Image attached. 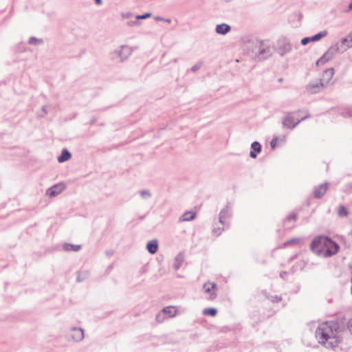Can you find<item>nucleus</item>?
<instances>
[{
	"instance_id": "6ab92c4d",
	"label": "nucleus",
	"mask_w": 352,
	"mask_h": 352,
	"mask_svg": "<svg viewBox=\"0 0 352 352\" xmlns=\"http://www.w3.org/2000/svg\"><path fill=\"white\" fill-rule=\"evenodd\" d=\"M12 52H14V54L18 55L16 58H17V60H19V56L22 52L21 43H18L16 46H14L13 47Z\"/></svg>"
},
{
	"instance_id": "20e7f679",
	"label": "nucleus",
	"mask_w": 352,
	"mask_h": 352,
	"mask_svg": "<svg viewBox=\"0 0 352 352\" xmlns=\"http://www.w3.org/2000/svg\"><path fill=\"white\" fill-rule=\"evenodd\" d=\"M204 289L206 293L209 294L208 298L213 300L217 297V285L214 283L207 282L204 285Z\"/></svg>"
},
{
	"instance_id": "bb28decb",
	"label": "nucleus",
	"mask_w": 352,
	"mask_h": 352,
	"mask_svg": "<svg viewBox=\"0 0 352 352\" xmlns=\"http://www.w3.org/2000/svg\"><path fill=\"white\" fill-rule=\"evenodd\" d=\"M156 319L158 322H162V320L161 319V316L160 315H157V317H156Z\"/></svg>"
},
{
	"instance_id": "f03ea898",
	"label": "nucleus",
	"mask_w": 352,
	"mask_h": 352,
	"mask_svg": "<svg viewBox=\"0 0 352 352\" xmlns=\"http://www.w3.org/2000/svg\"><path fill=\"white\" fill-rule=\"evenodd\" d=\"M311 251L318 256L329 258L336 255L340 251V245L330 237L319 234L314 237L309 244Z\"/></svg>"
},
{
	"instance_id": "f257e3e1",
	"label": "nucleus",
	"mask_w": 352,
	"mask_h": 352,
	"mask_svg": "<svg viewBox=\"0 0 352 352\" xmlns=\"http://www.w3.org/2000/svg\"><path fill=\"white\" fill-rule=\"evenodd\" d=\"M318 342L326 347L335 348L342 340V332L336 322H323L316 331Z\"/></svg>"
},
{
	"instance_id": "a211bd4d",
	"label": "nucleus",
	"mask_w": 352,
	"mask_h": 352,
	"mask_svg": "<svg viewBox=\"0 0 352 352\" xmlns=\"http://www.w3.org/2000/svg\"><path fill=\"white\" fill-rule=\"evenodd\" d=\"M338 214L341 217H346L348 215V210L343 206H340L337 210Z\"/></svg>"
},
{
	"instance_id": "aec40b11",
	"label": "nucleus",
	"mask_w": 352,
	"mask_h": 352,
	"mask_svg": "<svg viewBox=\"0 0 352 352\" xmlns=\"http://www.w3.org/2000/svg\"><path fill=\"white\" fill-rule=\"evenodd\" d=\"M327 34V32H320L313 36L311 37V41H317L322 38V37H324Z\"/></svg>"
},
{
	"instance_id": "a878e982",
	"label": "nucleus",
	"mask_w": 352,
	"mask_h": 352,
	"mask_svg": "<svg viewBox=\"0 0 352 352\" xmlns=\"http://www.w3.org/2000/svg\"><path fill=\"white\" fill-rule=\"evenodd\" d=\"M324 61L323 60V58H321L317 61V65H320L321 63H323Z\"/></svg>"
},
{
	"instance_id": "9d476101",
	"label": "nucleus",
	"mask_w": 352,
	"mask_h": 352,
	"mask_svg": "<svg viewBox=\"0 0 352 352\" xmlns=\"http://www.w3.org/2000/svg\"><path fill=\"white\" fill-rule=\"evenodd\" d=\"M230 30V27L225 23L218 25L216 28V31L219 34H225L228 33Z\"/></svg>"
},
{
	"instance_id": "6e6552de",
	"label": "nucleus",
	"mask_w": 352,
	"mask_h": 352,
	"mask_svg": "<svg viewBox=\"0 0 352 352\" xmlns=\"http://www.w3.org/2000/svg\"><path fill=\"white\" fill-rule=\"evenodd\" d=\"M252 151L250 152V156L252 158H255L257 153H259L261 151V146L258 142H254L251 146Z\"/></svg>"
},
{
	"instance_id": "b1692460",
	"label": "nucleus",
	"mask_w": 352,
	"mask_h": 352,
	"mask_svg": "<svg viewBox=\"0 0 352 352\" xmlns=\"http://www.w3.org/2000/svg\"><path fill=\"white\" fill-rule=\"evenodd\" d=\"M150 16H151V14L146 13V14H143V15H138V16H136V18L138 19H146V18H148Z\"/></svg>"
},
{
	"instance_id": "0eeeda50",
	"label": "nucleus",
	"mask_w": 352,
	"mask_h": 352,
	"mask_svg": "<svg viewBox=\"0 0 352 352\" xmlns=\"http://www.w3.org/2000/svg\"><path fill=\"white\" fill-rule=\"evenodd\" d=\"M70 337L74 341H80L83 339L84 333L81 329L73 328L70 333Z\"/></svg>"
},
{
	"instance_id": "4468645a",
	"label": "nucleus",
	"mask_w": 352,
	"mask_h": 352,
	"mask_svg": "<svg viewBox=\"0 0 352 352\" xmlns=\"http://www.w3.org/2000/svg\"><path fill=\"white\" fill-rule=\"evenodd\" d=\"M321 88L322 87H320V83H311L307 86L308 91L311 94L319 91Z\"/></svg>"
},
{
	"instance_id": "f8f14e48",
	"label": "nucleus",
	"mask_w": 352,
	"mask_h": 352,
	"mask_svg": "<svg viewBox=\"0 0 352 352\" xmlns=\"http://www.w3.org/2000/svg\"><path fill=\"white\" fill-rule=\"evenodd\" d=\"M158 249L157 243L156 241H151L147 243V250L151 254H155Z\"/></svg>"
},
{
	"instance_id": "5701e85b",
	"label": "nucleus",
	"mask_w": 352,
	"mask_h": 352,
	"mask_svg": "<svg viewBox=\"0 0 352 352\" xmlns=\"http://www.w3.org/2000/svg\"><path fill=\"white\" fill-rule=\"evenodd\" d=\"M350 41L352 44V33H350L346 38L342 40V43Z\"/></svg>"
},
{
	"instance_id": "39448f33",
	"label": "nucleus",
	"mask_w": 352,
	"mask_h": 352,
	"mask_svg": "<svg viewBox=\"0 0 352 352\" xmlns=\"http://www.w3.org/2000/svg\"><path fill=\"white\" fill-rule=\"evenodd\" d=\"M333 75H334L333 69L331 68V69H326L323 72L322 77L320 80V87H326L328 85H329L333 78Z\"/></svg>"
},
{
	"instance_id": "393cba45",
	"label": "nucleus",
	"mask_w": 352,
	"mask_h": 352,
	"mask_svg": "<svg viewBox=\"0 0 352 352\" xmlns=\"http://www.w3.org/2000/svg\"><path fill=\"white\" fill-rule=\"evenodd\" d=\"M276 144V140H272L270 142L271 146L274 148Z\"/></svg>"
},
{
	"instance_id": "4be33fe9",
	"label": "nucleus",
	"mask_w": 352,
	"mask_h": 352,
	"mask_svg": "<svg viewBox=\"0 0 352 352\" xmlns=\"http://www.w3.org/2000/svg\"><path fill=\"white\" fill-rule=\"evenodd\" d=\"M311 37H306V38H304L301 40V43L303 45H307L308 43L311 42Z\"/></svg>"
},
{
	"instance_id": "ddd939ff",
	"label": "nucleus",
	"mask_w": 352,
	"mask_h": 352,
	"mask_svg": "<svg viewBox=\"0 0 352 352\" xmlns=\"http://www.w3.org/2000/svg\"><path fill=\"white\" fill-rule=\"evenodd\" d=\"M164 314H167L168 317H173L177 314V309L173 306H168L163 309Z\"/></svg>"
},
{
	"instance_id": "1a4fd4ad",
	"label": "nucleus",
	"mask_w": 352,
	"mask_h": 352,
	"mask_svg": "<svg viewBox=\"0 0 352 352\" xmlns=\"http://www.w3.org/2000/svg\"><path fill=\"white\" fill-rule=\"evenodd\" d=\"M327 190V184H322L319 186L314 191L315 197L317 198H320L323 196Z\"/></svg>"
},
{
	"instance_id": "cd10ccee",
	"label": "nucleus",
	"mask_w": 352,
	"mask_h": 352,
	"mask_svg": "<svg viewBox=\"0 0 352 352\" xmlns=\"http://www.w3.org/2000/svg\"><path fill=\"white\" fill-rule=\"evenodd\" d=\"M96 2L98 5L101 4V0H96Z\"/></svg>"
},
{
	"instance_id": "423d86ee",
	"label": "nucleus",
	"mask_w": 352,
	"mask_h": 352,
	"mask_svg": "<svg viewBox=\"0 0 352 352\" xmlns=\"http://www.w3.org/2000/svg\"><path fill=\"white\" fill-rule=\"evenodd\" d=\"M65 188L64 183H59L54 185L52 187L49 188L47 191V194L50 197H55L63 192Z\"/></svg>"
},
{
	"instance_id": "dca6fc26",
	"label": "nucleus",
	"mask_w": 352,
	"mask_h": 352,
	"mask_svg": "<svg viewBox=\"0 0 352 352\" xmlns=\"http://www.w3.org/2000/svg\"><path fill=\"white\" fill-rule=\"evenodd\" d=\"M217 309L213 307L206 308L203 310V314L206 316L214 317L217 315Z\"/></svg>"
},
{
	"instance_id": "c85d7f7f",
	"label": "nucleus",
	"mask_w": 352,
	"mask_h": 352,
	"mask_svg": "<svg viewBox=\"0 0 352 352\" xmlns=\"http://www.w3.org/2000/svg\"><path fill=\"white\" fill-rule=\"evenodd\" d=\"M349 9L352 10V1L350 3V4L349 6Z\"/></svg>"
},
{
	"instance_id": "7ed1b4c3",
	"label": "nucleus",
	"mask_w": 352,
	"mask_h": 352,
	"mask_svg": "<svg viewBox=\"0 0 352 352\" xmlns=\"http://www.w3.org/2000/svg\"><path fill=\"white\" fill-rule=\"evenodd\" d=\"M302 119L303 118L297 116L296 113H292L285 116L283 121V124L284 126L288 129H292L295 127Z\"/></svg>"
},
{
	"instance_id": "412c9836",
	"label": "nucleus",
	"mask_w": 352,
	"mask_h": 352,
	"mask_svg": "<svg viewBox=\"0 0 352 352\" xmlns=\"http://www.w3.org/2000/svg\"><path fill=\"white\" fill-rule=\"evenodd\" d=\"M300 243V239H293L292 240L288 241L285 243V245H296L299 244Z\"/></svg>"
},
{
	"instance_id": "2eb2a0df",
	"label": "nucleus",
	"mask_w": 352,
	"mask_h": 352,
	"mask_svg": "<svg viewBox=\"0 0 352 352\" xmlns=\"http://www.w3.org/2000/svg\"><path fill=\"white\" fill-rule=\"evenodd\" d=\"M196 216V212L192 211H189L185 212L181 217V221H190L192 220Z\"/></svg>"
},
{
	"instance_id": "f3484780",
	"label": "nucleus",
	"mask_w": 352,
	"mask_h": 352,
	"mask_svg": "<svg viewBox=\"0 0 352 352\" xmlns=\"http://www.w3.org/2000/svg\"><path fill=\"white\" fill-rule=\"evenodd\" d=\"M80 249V245H78L65 244L64 245V250L66 251L77 252Z\"/></svg>"
},
{
	"instance_id": "9b49d317",
	"label": "nucleus",
	"mask_w": 352,
	"mask_h": 352,
	"mask_svg": "<svg viewBox=\"0 0 352 352\" xmlns=\"http://www.w3.org/2000/svg\"><path fill=\"white\" fill-rule=\"evenodd\" d=\"M71 157L72 155L67 150L64 149L62 151L61 155L58 157V162L62 163L69 160Z\"/></svg>"
}]
</instances>
